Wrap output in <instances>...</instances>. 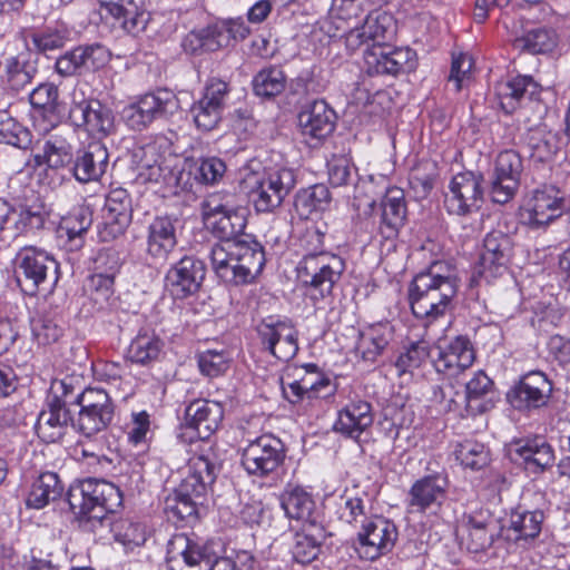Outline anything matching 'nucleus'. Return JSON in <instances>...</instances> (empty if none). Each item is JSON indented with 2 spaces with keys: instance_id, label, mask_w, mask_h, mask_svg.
<instances>
[{
  "instance_id": "obj_57",
  "label": "nucleus",
  "mask_w": 570,
  "mask_h": 570,
  "mask_svg": "<svg viewBox=\"0 0 570 570\" xmlns=\"http://www.w3.org/2000/svg\"><path fill=\"white\" fill-rule=\"evenodd\" d=\"M301 382L308 399L327 397L334 394L336 389L332 380L318 373L313 364L307 365V372L301 377Z\"/></svg>"
},
{
  "instance_id": "obj_17",
  "label": "nucleus",
  "mask_w": 570,
  "mask_h": 570,
  "mask_svg": "<svg viewBox=\"0 0 570 570\" xmlns=\"http://www.w3.org/2000/svg\"><path fill=\"white\" fill-rule=\"evenodd\" d=\"M552 390V382L543 372L531 371L510 389L507 399L515 410L533 411L549 403Z\"/></svg>"
},
{
  "instance_id": "obj_28",
  "label": "nucleus",
  "mask_w": 570,
  "mask_h": 570,
  "mask_svg": "<svg viewBox=\"0 0 570 570\" xmlns=\"http://www.w3.org/2000/svg\"><path fill=\"white\" fill-rule=\"evenodd\" d=\"M497 523L488 512L469 514L458 528L460 543L468 551L478 553L493 543Z\"/></svg>"
},
{
  "instance_id": "obj_61",
  "label": "nucleus",
  "mask_w": 570,
  "mask_h": 570,
  "mask_svg": "<svg viewBox=\"0 0 570 570\" xmlns=\"http://www.w3.org/2000/svg\"><path fill=\"white\" fill-rule=\"evenodd\" d=\"M225 171L226 165L220 158H202L195 165V179L202 184L214 185L223 178Z\"/></svg>"
},
{
  "instance_id": "obj_5",
  "label": "nucleus",
  "mask_w": 570,
  "mask_h": 570,
  "mask_svg": "<svg viewBox=\"0 0 570 570\" xmlns=\"http://www.w3.org/2000/svg\"><path fill=\"white\" fill-rule=\"evenodd\" d=\"M68 503L76 514L102 524L109 521L108 514L121 505L122 495L114 483L89 478L70 487Z\"/></svg>"
},
{
  "instance_id": "obj_12",
  "label": "nucleus",
  "mask_w": 570,
  "mask_h": 570,
  "mask_svg": "<svg viewBox=\"0 0 570 570\" xmlns=\"http://www.w3.org/2000/svg\"><path fill=\"white\" fill-rule=\"evenodd\" d=\"M563 197L560 190L544 185L531 190L520 207V220L532 229L544 228L561 216Z\"/></svg>"
},
{
  "instance_id": "obj_31",
  "label": "nucleus",
  "mask_w": 570,
  "mask_h": 570,
  "mask_svg": "<svg viewBox=\"0 0 570 570\" xmlns=\"http://www.w3.org/2000/svg\"><path fill=\"white\" fill-rule=\"evenodd\" d=\"M415 52L410 48H394L386 51L383 47H373L365 53V65L371 75L395 76L414 66Z\"/></svg>"
},
{
  "instance_id": "obj_63",
  "label": "nucleus",
  "mask_w": 570,
  "mask_h": 570,
  "mask_svg": "<svg viewBox=\"0 0 570 570\" xmlns=\"http://www.w3.org/2000/svg\"><path fill=\"white\" fill-rule=\"evenodd\" d=\"M43 224V217L39 213L31 212L28 208H21L17 210L12 208L10 214V236H16L20 233L27 232L28 229L40 228Z\"/></svg>"
},
{
  "instance_id": "obj_36",
  "label": "nucleus",
  "mask_w": 570,
  "mask_h": 570,
  "mask_svg": "<svg viewBox=\"0 0 570 570\" xmlns=\"http://www.w3.org/2000/svg\"><path fill=\"white\" fill-rule=\"evenodd\" d=\"M372 511V499L367 491L357 484L346 488L336 501V514L347 524H362Z\"/></svg>"
},
{
  "instance_id": "obj_9",
  "label": "nucleus",
  "mask_w": 570,
  "mask_h": 570,
  "mask_svg": "<svg viewBox=\"0 0 570 570\" xmlns=\"http://www.w3.org/2000/svg\"><path fill=\"white\" fill-rule=\"evenodd\" d=\"M206 226L222 242L239 240L246 227L245 208L234 205L233 197L223 198L219 194L212 195L204 204Z\"/></svg>"
},
{
  "instance_id": "obj_54",
  "label": "nucleus",
  "mask_w": 570,
  "mask_h": 570,
  "mask_svg": "<svg viewBox=\"0 0 570 570\" xmlns=\"http://www.w3.org/2000/svg\"><path fill=\"white\" fill-rule=\"evenodd\" d=\"M110 530L116 541L124 544L126 548L132 549L139 547L146 541L145 527L138 522L129 519H119L114 522H108Z\"/></svg>"
},
{
  "instance_id": "obj_53",
  "label": "nucleus",
  "mask_w": 570,
  "mask_h": 570,
  "mask_svg": "<svg viewBox=\"0 0 570 570\" xmlns=\"http://www.w3.org/2000/svg\"><path fill=\"white\" fill-rule=\"evenodd\" d=\"M430 353L429 342L424 340L412 342L396 358L395 367L399 375L413 373L414 370L420 368L429 360Z\"/></svg>"
},
{
  "instance_id": "obj_27",
  "label": "nucleus",
  "mask_w": 570,
  "mask_h": 570,
  "mask_svg": "<svg viewBox=\"0 0 570 570\" xmlns=\"http://www.w3.org/2000/svg\"><path fill=\"white\" fill-rule=\"evenodd\" d=\"M539 94L540 86L529 76H517L495 86V95L505 114H513L527 104H538Z\"/></svg>"
},
{
  "instance_id": "obj_7",
  "label": "nucleus",
  "mask_w": 570,
  "mask_h": 570,
  "mask_svg": "<svg viewBox=\"0 0 570 570\" xmlns=\"http://www.w3.org/2000/svg\"><path fill=\"white\" fill-rule=\"evenodd\" d=\"M14 262L17 282L29 295L49 293L58 282L59 264L42 248L24 246L17 253Z\"/></svg>"
},
{
  "instance_id": "obj_26",
  "label": "nucleus",
  "mask_w": 570,
  "mask_h": 570,
  "mask_svg": "<svg viewBox=\"0 0 570 570\" xmlns=\"http://www.w3.org/2000/svg\"><path fill=\"white\" fill-rule=\"evenodd\" d=\"M508 454L514 462L523 464L530 473H541L553 465V448L541 436L511 442Z\"/></svg>"
},
{
  "instance_id": "obj_19",
  "label": "nucleus",
  "mask_w": 570,
  "mask_h": 570,
  "mask_svg": "<svg viewBox=\"0 0 570 570\" xmlns=\"http://www.w3.org/2000/svg\"><path fill=\"white\" fill-rule=\"evenodd\" d=\"M482 199L481 176L465 171L452 178L444 205L450 214L463 216L478 210Z\"/></svg>"
},
{
  "instance_id": "obj_62",
  "label": "nucleus",
  "mask_w": 570,
  "mask_h": 570,
  "mask_svg": "<svg viewBox=\"0 0 570 570\" xmlns=\"http://www.w3.org/2000/svg\"><path fill=\"white\" fill-rule=\"evenodd\" d=\"M198 366L204 375L216 377L228 368L229 356L224 351L207 350L199 354Z\"/></svg>"
},
{
  "instance_id": "obj_50",
  "label": "nucleus",
  "mask_w": 570,
  "mask_h": 570,
  "mask_svg": "<svg viewBox=\"0 0 570 570\" xmlns=\"http://www.w3.org/2000/svg\"><path fill=\"white\" fill-rule=\"evenodd\" d=\"M0 142L27 149L32 142V135L7 110H0Z\"/></svg>"
},
{
  "instance_id": "obj_43",
  "label": "nucleus",
  "mask_w": 570,
  "mask_h": 570,
  "mask_svg": "<svg viewBox=\"0 0 570 570\" xmlns=\"http://www.w3.org/2000/svg\"><path fill=\"white\" fill-rule=\"evenodd\" d=\"M164 350V341L151 330L141 328L127 348L132 363L148 365L157 361Z\"/></svg>"
},
{
  "instance_id": "obj_42",
  "label": "nucleus",
  "mask_w": 570,
  "mask_h": 570,
  "mask_svg": "<svg viewBox=\"0 0 570 570\" xmlns=\"http://www.w3.org/2000/svg\"><path fill=\"white\" fill-rule=\"evenodd\" d=\"M493 382L482 371H479L465 385L466 411L471 415L482 414L493 406Z\"/></svg>"
},
{
  "instance_id": "obj_11",
  "label": "nucleus",
  "mask_w": 570,
  "mask_h": 570,
  "mask_svg": "<svg viewBox=\"0 0 570 570\" xmlns=\"http://www.w3.org/2000/svg\"><path fill=\"white\" fill-rule=\"evenodd\" d=\"M68 386L65 381H55L47 399V407L38 415L36 432L46 443L59 441L66 433L71 421L70 412L66 407Z\"/></svg>"
},
{
  "instance_id": "obj_20",
  "label": "nucleus",
  "mask_w": 570,
  "mask_h": 570,
  "mask_svg": "<svg viewBox=\"0 0 570 570\" xmlns=\"http://www.w3.org/2000/svg\"><path fill=\"white\" fill-rule=\"evenodd\" d=\"M448 488V476L442 473L425 475L416 480L407 494L410 511L436 513L446 499Z\"/></svg>"
},
{
  "instance_id": "obj_56",
  "label": "nucleus",
  "mask_w": 570,
  "mask_h": 570,
  "mask_svg": "<svg viewBox=\"0 0 570 570\" xmlns=\"http://www.w3.org/2000/svg\"><path fill=\"white\" fill-rule=\"evenodd\" d=\"M456 459L465 468L480 470L490 461L489 451L483 443L473 440H465L458 445Z\"/></svg>"
},
{
  "instance_id": "obj_8",
  "label": "nucleus",
  "mask_w": 570,
  "mask_h": 570,
  "mask_svg": "<svg viewBox=\"0 0 570 570\" xmlns=\"http://www.w3.org/2000/svg\"><path fill=\"white\" fill-rule=\"evenodd\" d=\"M178 109L176 95L168 89H158L136 97L122 108L120 116L129 129L142 131L154 121L173 116Z\"/></svg>"
},
{
  "instance_id": "obj_41",
  "label": "nucleus",
  "mask_w": 570,
  "mask_h": 570,
  "mask_svg": "<svg viewBox=\"0 0 570 570\" xmlns=\"http://www.w3.org/2000/svg\"><path fill=\"white\" fill-rule=\"evenodd\" d=\"M326 538L324 527L318 522H312L303 525L302 531L295 534L292 549L293 558L296 562L305 564L316 559L321 551V544Z\"/></svg>"
},
{
  "instance_id": "obj_52",
  "label": "nucleus",
  "mask_w": 570,
  "mask_h": 570,
  "mask_svg": "<svg viewBox=\"0 0 570 570\" xmlns=\"http://www.w3.org/2000/svg\"><path fill=\"white\" fill-rule=\"evenodd\" d=\"M286 76L279 67L261 70L253 79V88L257 96L273 97L285 89Z\"/></svg>"
},
{
  "instance_id": "obj_40",
  "label": "nucleus",
  "mask_w": 570,
  "mask_h": 570,
  "mask_svg": "<svg viewBox=\"0 0 570 570\" xmlns=\"http://www.w3.org/2000/svg\"><path fill=\"white\" fill-rule=\"evenodd\" d=\"M37 71V59L26 49L6 58L3 80L10 89L19 91L32 81Z\"/></svg>"
},
{
  "instance_id": "obj_44",
  "label": "nucleus",
  "mask_w": 570,
  "mask_h": 570,
  "mask_svg": "<svg viewBox=\"0 0 570 570\" xmlns=\"http://www.w3.org/2000/svg\"><path fill=\"white\" fill-rule=\"evenodd\" d=\"M63 487L53 472H45L32 483L31 491L27 498V505L33 509H42L50 501L60 498Z\"/></svg>"
},
{
  "instance_id": "obj_18",
  "label": "nucleus",
  "mask_w": 570,
  "mask_h": 570,
  "mask_svg": "<svg viewBox=\"0 0 570 570\" xmlns=\"http://www.w3.org/2000/svg\"><path fill=\"white\" fill-rule=\"evenodd\" d=\"M213 560L209 546L196 542L184 533L173 535L167 544L169 570H206Z\"/></svg>"
},
{
  "instance_id": "obj_55",
  "label": "nucleus",
  "mask_w": 570,
  "mask_h": 570,
  "mask_svg": "<svg viewBox=\"0 0 570 570\" xmlns=\"http://www.w3.org/2000/svg\"><path fill=\"white\" fill-rule=\"evenodd\" d=\"M138 178L144 183L158 181L161 177V167L155 146L139 148L134 154Z\"/></svg>"
},
{
  "instance_id": "obj_2",
  "label": "nucleus",
  "mask_w": 570,
  "mask_h": 570,
  "mask_svg": "<svg viewBox=\"0 0 570 570\" xmlns=\"http://www.w3.org/2000/svg\"><path fill=\"white\" fill-rule=\"evenodd\" d=\"M222 464L209 444H204L187 464V474L164 502V511L173 522H190L196 519L197 499L215 482Z\"/></svg>"
},
{
  "instance_id": "obj_1",
  "label": "nucleus",
  "mask_w": 570,
  "mask_h": 570,
  "mask_svg": "<svg viewBox=\"0 0 570 570\" xmlns=\"http://www.w3.org/2000/svg\"><path fill=\"white\" fill-rule=\"evenodd\" d=\"M459 287L455 267L448 262H433L416 274L410 284L409 299L414 316L426 325L444 317Z\"/></svg>"
},
{
  "instance_id": "obj_23",
  "label": "nucleus",
  "mask_w": 570,
  "mask_h": 570,
  "mask_svg": "<svg viewBox=\"0 0 570 570\" xmlns=\"http://www.w3.org/2000/svg\"><path fill=\"white\" fill-rule=\"evenodd\" d=\"M205 277V266L194 256H184L170 266L165 276L166 287L178 299L195 294Z\"/></svg>"
},
{
  "instance_id": "obj_21",
  "label": "nucleus",
  "mask_w": 570,
  "mask_h": 570,
  "mask_svg": "<svg viewBox=\"0 0 570 570\" xmlns=\"http://www.w3.org/2000/svg\"><path fill=\"white\" fill-rule=\"evenodd\" d=\"M109 59V50L100 43L78 46L57 59L56 70L63 77L81 75L102 68Z\"/></svg>"
},
{
  "instance_id": "obj_15",
  "label": "nucleus",
  "mask_w": 570,
  "mask_h": 570,
  "mask_svg": "<svg viewBox=\"0 0 570 570\" xmlns=\"http://www.w3.org/2000/svg\"><path fill=\"white\" fill-rule=\"evenodd\" d=\"M522 170V158L517 151L508 149L497 156L490 179L492 202L504 205L513 199L520 186Z\"/></svg>"
},
{
  "instance_id": "obj_14",
  "label": "nucleus",
  "mask_w": 570,
  "mask_h": 570,
  "mask_svg": "<svg viewBox=\"0 0 570 570\" xmlns=\"http://www.w3.org/2000/svg\"><path fill=\"white\" fill-rule=\"evenodd\" d=\"M256 331L263 347L276 358L288 362L298 352V332L288 320L268 316Z\"/></svg>"
},
{
  "instance_id": "obj_10",
  "label": "nucleus",
  "mask_w": 570,
  "mask_h": 570,
  "mask_svg": "<svg viewBox=\"0 0 570 570\" xmlns=\"http://www.w3.org/2000/svg\"><path fill=\"white\" fill-rule=\"evenodd\" d=\"M76 401L80 406L77 425L82 435L90 438L107 429L112 422L115 405L105 390L87 387Z\"/></svg>"
},
{
  "instance_id": "obj_39",
  "label": "nucleus",
  "mask_w": 570,
  "mask_h": 570,
  "mask_svg": "<svg viewBox=\"0 0 570 570\" xmlns=\"http://www.w3.org/2000/svg\"><path fill=\"white\" fill-rule=\"evenodd\" d=\"M394 337L393 326L385 323L371 324L358 333L357 354L366 362H375Z\"/></svg>"
},
{
  "instance_id": "obj_59",
  "label": "nucleus",
  "mask_w": 570,
  "mask_h": 570,
  "mask_svg": "<svg viewBox=\"0 0 570 570\" xmlns=\"http://www.w3.org/2000/svg\"><path fill=\"white\" fill-rule=\"evenodd\" d=\"M69 32L65 28H46L33 32L30 38L39 52L47 53L62 48L68 41Z\"/></svg>"
},
{
  "instance_id": "obj_58",
  "label": "nucleus",
  "mask_w": 570,
  "mask_h": 570,
  "mask_svg": "<svg viewBox=\"0 0 570 570\" xmlns=\"http://www.w3.org/2000/svg\"><path fill=\"white\" fill-rule=\"evenodd\" d=\"M223 108L200 98L190 109L197 128L209 131L217 127L222 119Z\"/></svg>"
},
{
  "instance_id": "obj_34",
  "label": "nucleus",
  "mask_w": 570,
  "mask_h": 570,
  "mask_svg": "<svg viewBox=\"0 0 570 570\" xmlns=\"http://www.w3.org/2000/svg\"><path fill=\"white\" fill-rule=\"evenodd\" d=\"M223 416V406L210 400H195L185 410L186 425L195 430L202 440L208 439L218 429Z\"/></svg>"
},
{
  "instance_id": "obj_33",
  "label": "nucleus",
  "mask_w": 570,
  "mask_h": 570,
  "mask_svg": "<svg viewBox=\"0 0 570 570\" xmlns=\"http://www.w3.org/2000/svg\"><path fill=\"white\" fill-rule=\"evenodd\" d=\"M374 414L372 405L363 400L351 401L338 411L334 423V431L342 435L358 440L373 424Z\"/></svg>"
},
{
  "instance_id": "obj_35",
  "label": "nucleus",
  "mask_w": 570,
  "mask_h": 570,
  "mask_svg": "<svg viewBox=\"0 0 570 570\" xmlns=\"http://www.w3.org/2000/svg\"><path fill=\"white\" fill-rule=\"evenodd\" d=\"M474 357L471 342L464 336H456L445 348H440L433 363L439 373L456 376L473 364Z\"/></svg>"
},
{
  "instance_id": "obj_25",
  "label": "nucleus",
  "mask_w": 570,
  "mask_h": 570,
  "mask_svg": "<svg viewBox=\"0 0 570 570\" xmlns=\"http://www.w3.org/2000/svg\"><path fill=\"white\" fill-rule=\"evenodd\" d=\"M132 217L131 198L121 187L111 189L104 206V227L99 235L104 242H109L122 235Z\"/></svg>"
},
{
  "instance_id": "obj_29",
  "label": "nucleus",
  "mask_w": 570,
  "mask_h": 570,
  "mask_svg": "<svg viewBox=\"0 0 570 570\" xmlns=\"http://www.w3.org/2000/svg\"><path fill=\"white\" fill-rule=\"evenodd\" d=\"M69 118L76 127L83 128L92 136H107L114 128L112 112L99 101L82 100L73 104Z\"/></svg>"
},
{
  "instance_id": "obj_30",
  "label": "nucleus",
  "mask_w": 570,
  "mask_h": 570,
  "mask_svg": "<svg viewBox=\"0 0 570 570\" xmlns=\"http://www.w3.org/2000/svg\"><path fill=\"white\" fill-rule=\"evenodd\" d=\"M336 114L325 100L305 105L298 114V125L304 137L316 141L330 136L335 128Z\"/></svg>"
},
{
  "instance_id": "obj_32",
  "label": "nucleus",
  "mask_w": 570,
  "mask_h": 570,
  "mask_svg": "<svg viewBox=\"0 0 570 570\" xmlns=\"http://www.w3.org/2000/svg\"><path fill=\"white\" fill-rule=\"evenodd\" d=\"M109 164L107 147L100 141H91L77 151L73 163V176L80 183L99 180Z\"/></svg>"
},
{
  "instance_id": "obj_16",
  "label": "nucleus",
  "mask_w": 570,
  "mask_h": 570,
  "mask_svg": "<svg viewBox=\"0 0 570 570\" xmlns=\"http://www.w3.org/2000/svg\"><path fill=\"white\" fill-rule=\"evenodd\" d=\"M397 535V528L393 521L381 515H371L361 524L357 533V552L363 559L375 560L393 549Z\"/></svg>"
},
{
  "instance_id": "obj_37",
  "label": "nucleus",
  "mask_w": 570,
  "mask_h": 570,
  "mask_svg": "<svg viewBox=\"0 0 570 570\" xmlns=\"http://www.w3.org/2000/svg\"><path fill=\"white\" fill-rule=\"evenodd\" d=\"M381 208L379 232L383 238L392 239L397 236L406 218L403 190L397 187L389 188L381 202Z\"/></svg>"
},
{
  "instance_id": "obj_49",
  "label": "nucleus",
  "mask_w": 570,
  "mask_h": 570,
  "mask_svg": "<svg viewBox=\"0 0 570 570\" xmlns=\"http://www.w3.org/2000/svg\"><path fill=\"white\" fill-rule=\"evenodd\" d=\"M366 36L373 43V47L381 45L395 35V21L392 14L375 10L370 12L362 24Z\"/></svg>"
},
{
  "instance_id": "obj_22",
  "label": "nucleus",
  "mask_w": 570,
  "mask_h": 570,
  "mask_svg": "<svg viewBox=\"0 0 570 570\" xmlns=\"http://www.w3.org/2000/svg\"><path fill=\"white\" fill-rule=\"evenodd\" d=\"M177 219L154 217L146 228V255L154 263H165L178 245Z\"/></svg>"
},
{
  "instance_id": "obj_46",
  "label": "nucleus",
  "mask_w": 570,
  "mask_h": 570,
  "mask_svg": "<svg viewBox=\"0 0 570 570\" xmlns=\"http://www.w3.org/2000/svg\"><path fill=\"white\" fill-rule=\"evenodd\" d=\"M331 203L328 188L316 184L301 190L295 198V208L299 216L308 218L313 213L325 210Z\"/></svg>"
},
{
  "instance_id": "obj_64",
  "label": "nucleus",
  "mask_w": 570,
  "mask_h": 570,
  "mask_svg": "<svg viewBox=\"0 0 570 570\" xmlns=\"http://www.w3.org/2000/svg\"><path fill=\"white\" fill-rule=\"evenodd\" d=\"M328 179L335 186H344L348 184L352 177V160L346 155H334L327 161Z\"/></svg>"
},
{
  "instance_id": "obj_60",
  "label": "nucleus",
  "mask_w": 570,
  "mask_h": 570,
  "mask_svg": "<svg viewBox=\"0 0 570 570\" xmlns=\"http://www.w3.org/2000/svg\"><path fill=\"white\" fill-rule=\"evenodd\" d=\"M110 16L125 31L135 36L144 31L148 22L147 14L134 1L124 7L119 14Z\"/></svg>"
},
{
  "instance_id": "obj_4",
  "label": "nucleus",
  "mask_w": 570,
  "mask_h": 570,
  "mask_svg": "<svg viewBox=\"0 0 570 570\" xmlns=\"http://www.w3.org/2000/svg\"><path fill=\"white\" fill-rule=\"evenodd\" d=\"M324 236L318 229L306 232L304 242L307 253L297 266L298 278L309 288L314 299L331 295L345 268L340 256L323 249Z\"/></svg>"
},
{
  "instance_id": "obj_45",
  "label": "nucleus",
  "mask_w": 570,
  "mask_h": 570,
  "mask_svg": "<svg viewBox=\"0 0 570 570\" xmlns=\"http://www.w3.org/2000/svg\"><path fill=\"white\" fill-rule=\"evenodd\" d=\"M72 159L71 145L60 136H51L43 145V154L35 155L36 166L47 165L49 168H61Z\"/></svg>"
},
{
  "instance_id": "obj_6",
  "label": "nucleus",
  "mask_w": 570,
  "mask_h": 570,
  "mask_svg": "<svg viewBox=\"0 0 570 570\" xmlns=\"http://www.w3.org/2000/svg\"><path fill=\"white\" fill-rule=\"evenodd\" d=\"M295 184L294 170L286 167L253 171L243 179V187L259 213H271L278 208Z\"/></svg>"
},
{
  "instance_id": "obj_13",
  "label": "nucleus",
  "mask_w": 570,
  "mask_h": 570,
  "mask_svg": "<svg viewBox=\"0 0 570 570\" xmlns=\"http://www.w3.org/2000/svg\"><path fill=\"white\" fill-rule=\"evenodd\" d=\"M285 460V446L281 439L272 434H263L250 441L242 451V465L255 476H266Z\"/></svg>"
},
{
  "instance_id": "obj_47",
  "label": "nucleus",
  "mask_w": 570,
  "mask_h": 570,
  "mask_svg": "<svg viewBox=\"0 0 570 570\" xmlns=\"http://www.w3.org/2000/svg\"><path fill=\"white\" fill-rule=\"evenodd\" d=\"M91 224V210L88 207H79L62 219L60 230L66 233L71 243V248L79 249L83 245L85 234L88 232Z\"/></svg>"
},
{
  "instance_id": "obj_24",
  "label": "nucleus",
  "mask_w": 570,
  "mask_h": 570,
  "mask_svg": "<svg viewBox=\"0 0 570 570\" xmlns=\"http://www.w3.org/2000/svg\"><path fill=\"white\" fill-rule=\"evenodd\" d=\"M511 253L512 242L507 234L500 230L487 234L479 261L480 276L487 281L502 276L508 269Z\"/></svg>"
},
{
  "instance_id": "obj_51",
  "label": "nucleus",
  "mask_w": 570,
  "mask_h": 570,
  "mask_svg": "<svg viewBox=\"0 0 570 570\" xmlns=\"http://www.w3.org/2000/svg\"><path fill=\"white\" fill-rule=\"evenodd\" d=\"M557 45L554 31L547 28H537L513 41V47L530 53H544L551 51Z\"/></svg>"
},
{
  "instance_id": "obj_38",
  "label": "nucleus",
  "mask_w": 570,
  "mask_h": 570,
  "mask_svg": "<svg viewBox=\"0 0 570 570\" xmlns=\"http://www.w3.org/2000/svg\"><path fill=\"white\" fill-rule=\"evenodd\" d=\"M279 503L288 519L301 521L303 525L317 522L315 501L304 488L287 484L279 495Z\"/></svg>"
},
{
  "instance_id": "obj_3",
  "label": "nucleus",
  "mask_w": 570,
  "mask_h": 570,
  "mask_svg": "<svg viewBox=\"0 0 570 570\" xmlns=\"http://www.w3.org/2000/svg\"><path fill=\"white\" fill-rule=\"evenodd\" d=\"M209 257L217 276L235 285L250 283L265 265L264 248L250 235H244L239 240L215 244Z\"/></svg>"
},
{
  "instance_id": "obj_48",
  "label": "nucleus",
  "mask_w": 570,
  "mask_h": 570,
  "mask_svg": "<svg viewBox=\"0 0 570 570\" xmlns=\"http://www.w3.org/2000/svg\"><path fill=\"white\" fill-rule=\"evenodd\" d=\"M543 512L540 510H515L510 515L509 531L514 532V540L533 539L541 532Z\"/></svg>"
}]
</instances>
